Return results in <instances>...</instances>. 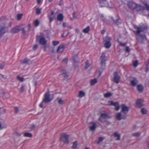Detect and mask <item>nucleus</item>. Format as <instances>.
<instances>
[{
    "mask_svg": "<svg viewBox=\"0 0 149 149\" xmlns=\"http://www.w3.org/2000/svg\"><path fill=\"white\" fill-rule=\"evenodd\" d=\"M78 57L77 55L75 57H74V56L72 57V59L73 61V62L74 63H77L79 62V61L77 60L76 59H77Z\"/></svg>",
    "mask_w": 149,
    "mask_h": 149,
    "instance_id": "f704fd0d",
    "label": "nucleus"
},
{
    "mask_svg": "<svg viewBox=\"0 0 149 149\" xmlns=\"http://www.w3.org/2000/svg\"><path fill=\"white\" fill-rule=\"evenodd\" d=\"M15 112L16 113H17L19 112V109L17 107H15Z\"/></svg>",
    "mask_w": 149,
    "mask_h": 149,
    "instance_id": "864d4df0",
    "label": "nucleus"
},
{
    "mask_svg": "<svg viewBox=\"0 0 149 149\" xmlns=\"http://www.w3.org/2000/svg\"><path fill=\"white\" fill-rule=\"evenodd\" d=\"M67 27L68 28H69L70 29H72V27L71 26V25L69 26V25H68H68H67Z\"/></svg>",
    "mask_w": 149,
    "mask_h": 149,
    "instance_id": "bf43d9fd",
    "label": "nucleus"
},
{
    "mask_svg": "<svg viewBox=\"0 0 149 149\" xmlns=\"http://www.w3.org/2000/svg\"><path fill=\"white\" fill-rule=\"evenodd\" d=\"M24 26V25L23 24L20 25L19 26H16L11 30L10 32L13 34L17 33L20 31V28L21 27H23Z\"/></svg>",
    "mask_w": 149,
    "mask_h": 149,
    "instance_id": "6e6552de",
    "label": "nucleus"
},
{
    "mask_svg": "<svg viewBox=\"0 0 149 149\" xmlns=\"http://www.w3.org/2000/svg\"><path fill=\"white\" fill-rule=\"evenodd\" d=\"M23 14L22 13L18 14L17 15V19L18 21L20 20L22 17Z\"/></svg>",
    "mask_w": 149,
    "mask_h": 149,
    "instance_id": "7c9ffc66",
    "label": "nucleus"
},
{
    "mask_svg": "<svg viewBox=\"0 0 149 149\" xmlns=\"http://www.w3.org/2000/svg\"><path fill=\"white\" fill-rule=\"evenodd\" d=\"M117 19L116 20H114L113 17H111V19L113 21V23L117 25H119L121 24V20L120 19V17L118 15L116 16Z\"/></svg>",
    "mask_w": 149,
    "mask_h": 149,
    "instance_id": "f8f14e48",
    "label": "nucleus"
},
{
    "mask_svg": "<svg viewBox=\"0 0 149 149\" xmlns=\"http://www.w3.org/2000/svg\"><path fill=\"white\" fill-rule=\"evenodd\" d=\"M140 135V133L139 132H136L133 133L132 136L134 137H137L139 136Z\"/></svg>",
    "mask_w": 149,
    "mask_h": 149,
    "instance_id": "c9c22d12",
    "label": "nucleus"
},
{
    "mask_svg": "<svg viewBox=\"0 0 149 149\" xmlns=\"http://www.w3.org/2000/svg\"><path fill=\"white\" fill-rule=\"evenodd\" d=\"M17 79L19 80L20 82H22L24 81V78L23 77H20L19 76H18L17 77Z\"/></svg>",
    "mask_w": 149,
    "mask_h": 149,
    "instance_id": "a19ab883",
    "label": "nucleus"
},
{
    "mask_svg": "<svg viewBox=\"0 0 149 149\" xmlns=\"http://www.w3.org/2000/svg\"><path fill=\"white\" fill-rule=\"evenodd\" d=\"M144 5L145 6V8L149 11V6L146 3Z\"/></svg>",
    "mask_w": 149,
    "mask_h": 149,
    "instance_id": "6e6d98bb",
    "label": "nucleus"
},
{
    "mask_svg": "<svg viewBox=\"0 0 149 149\" xmlns=\"http://www.w3.org/2000/svg\"><path fill=\"white\" fill-rule=\"evenodd\" d=\"M29 62V60L27 59H24L21 61V63L22 64H27Z\"/></svg>",
    "mask_w": 149,
    "mask_h": 149,
    "instance_id": "473e14b6",
    "label": "nucleus"
},
{
    "mask_svg": "<svg viewBox=\"0 0 149 149\" xmlns=\"http://www.w3.org/2000/svg\"><path fill=\"white\" fill-rule=\"evenodd\" d=\"M141 112L143 114L145 115L147 113L148 110L146 108H143L141 109Z\"/></svg>",
    "mask_w": 149,
    "mask_h": 149,
    "instance_id": "bb28decb",
    "label": "nucleus"
},
{
    "mask_svg": "<svg viewBox=\"0 0 149 149\" xmlns=\"http://www.w3.org/2000/svg\"><path fill=\"white\" fill-rule=\"evenodd\" d=\"M108 104L110 105L113 106L115 107V109L116 111H118L120 108L119 103L117 102H114L112 101H109Z\"/></svg>",
    "mask_w": 149,
    "mask_h": 149,
    "instance_id": "0eeeda50",
    "label": "nucleus"
},
{
    "mask_svg": "<svg viewBox=\"0 0 149 149\" xmlns=\"http://www.w3.org/2000/svg\"><path fill=\"white\" fill-rule=\"evenodd\" d=\"M31 28V24H28V30L29 31Z\"/></svg>",
    "mask_w": 149,
    "mask_h": 149,
    "instance_id": "4d7b16f0",
    "label": "nucleus"
},
{
    "mask_svg": "<svg viewBox=\"0 0 149 149\" xmlns=\"http://www.w3.org/2000/svg\"><path fill=\"white\" fill-rule=\"evenodd\" d=\"M137 79L134 78L131 80V84L133 86H135L137 84Z\"/></svg>",
    "mask_w": 149,
    "mask_h": 149,
    "instance_id": "412c9836",
    "label": "nucleus"
},
{
    "mask_svg": "<svg viewBox=\"0 0 149 149\" xmlns=\"http://www.w3.org/2000/svg\"><path fill=\"white\" fill-rule=\"evenodd\" d=\"M108 118L109 117L107 113H101L100 117L99 118V120L102 122H104L105 121V119Z\"/></svg>",
    "mask_w": 149,
    "mask_h": 149,
    "instance_id": "1a4fd4ad",
    "label": "nucleus"
},
{
    "mask_svg": "<svg viewBox=\"0 0 149 149\" xmlns=\"http://www.w3.org/2000/svg\"><path fill=\"white\" fill-rule=\"evenodd\" d=\"M104 138L102 137H99L98 139V141L97 142V144H98L101 141H102L104 139Z\"/></svg>",
    "mask_w": 149,
    "mask_h": 149,
    "instance_id": "ea45409f",
    "label": "nucleus"
},
{
    "mask_svg": "<svg viewBox=\"0 0 149 149\" xmlns=\"http://www.w3.org/2000/svg\"><path fill=\"white\" fill-rule=\"evenodd\" d=\"M24 136L25 137H31L32 136V135L31 133L26 132L24 133Z\"/></svg>",
    "mask_w": 149,
    "mask_h": 149,
    "instance_id": "cd10ccee",
    "label": "nucleus"
},
{
    "mask_svg": "<svg viewBox=\"0 0 149 149\" xmlns=\"http://www.w3.org/2000/svg\"><path fill=\"white\" fill-rule=\"evenodd\" d=\"M99 3L101 5L100 7H104L106 6L108 4L107 0H98Z\"/></svg>",
    "mask_w": 149,
    "mask_h": 149,
    "instance_id": "ddd939ff",
    "label": "nucleus"
},
{
    "mask_svg": "<svg viewBox=\"0 0 149 149\" xmlns=\"http://www.w3.org/2000/svg\"><path fill=\"white\" fill-rule=\"evenodd\" d=\"M137 89L139 92L141 93L143 91V87L142 85L139 84L137 86Z\"/></svg>",
    "mask_w": 149,
    "mask_h": 149,
    "instance_id": "6ab92c4d",
    "label": "nucleus"
},
{
    "mask_svg": "<svg viewBox=\"0 0 149 149\" xmlns=\"http://www.w3.org/2000/svg\"><path fill=\"white\" fill-rule=\"evenodd\" d=\"M77 142L76 141L74 142L73 144V146L72 147V148L74 149H76L77 148Z\"/></svg>",
    "mask_w": 149,
    "mask_h": 149,
    "instance_id": "4c0bfd02",
    "label": "nucleus"
},
{
    "mask_svg": "<svg viewBox=\"0 0 149 149\" xmlns=\"http://www.w3.org/2000/svg\"><path fill=\"white\" fill-rule=\"evenodd\" d=\"M6 28L5 26H3L0 29V37L3 36L6 32L5 30Z\"/></svg>",
    "mask_w": 149,
    "mask_h": 149,
    "instance_id": "2eb2a0df",
    "label": "nucleus"
},
{
    "mask_svg": "<svg viewBox=\"0 0 149 149\" xmlns=\"http://www.w3.org/2000/svg\"><path fill=\"white\" fill-rule=\"evenodd\" d=\"M4 65H1L0 66V68L1 69H2L4 68Z\"/></svg>",
    "mask_w": 149,
    "mask_h": 149,
    "instance_id": "69168bd1",
    "label": "nucleus"
},
{
    "mask_svg": "<svg viewBox=\"0 0 149 149\" xmlns=\"http://www.w3.org/2000/svg\"><path fill=\"white\" fill-rule=\"evenodd\" d=\"M69 135L66 133L61 134L60 136L61 140L65 143L68 144L69 143Z\"/></svg>",
    "mask_w": 149,
    "mask_h": 149,
    "instance_id": "20e7f679",
    "label": "nucleus"
},
{
    "mask_svg": "<svg viewBox=\"0 0 149 149\" xmlns=\"http://www.w3.org/2000/svg\"><path fill=\"white\" fill-rule=\"evenodd\" d=\"M107 60V58L106 57L104 53H102L101 56V65L105 67V62Z\"/></svg>",
    "mask_w": 149,
    "mask_h": 149,
    "instance_id": "39448f33",
    "label": "nucleus"
},
{
    "mask_svg": "<svg viewBox=\"0 0 149 149\" xmlns=\"http://www.w3.org/2000/svg\"><path fill=\"white\" fill-rule=\"evenodd\" d=\"M38 45H35L33 46V48L34 50H35L38 48Z\"/></svg>",
    "mask_w": 149,
    "mask_h": 149,
    "instance_id": "09e8293b",
    "label": "nucleus"
},
{
    "mask_svg": "<svg viewBox=\"0 0 149 149\" xmlns=\"http://www.w3.org/2000/svg\"><path fill=\"white\" fill-rule=\"evenodd\" d=\"M111 37L106 36L103 39L104 46L106 49L109 48L111 46Z\"/></svg>",
    "mask_w": 149,
    "mask_h": 149,
    "instance_id": "f03ea898",
    "label": "nucleus"
},
{
    "mask_svg": "<svg viewBox=\"0 0 149 149\" xmlns=\"http://www.w3.org/2000/svg\"><path fill=\"white\" fill-rule=\"evenodd\" d=\"M130 1H128V5H127V6H128V7L130 8Z\"/></svg>",
    "mask_w": 149,
    "mask_h": 149,
    "instance_id": "0e129e2a",
    "label": "nucleus"
},
{
    "mask_svg": "<svg viewBox=\"0 0 149 149\" xmlns=\"http://www.w3.org/2000/svg\"><path fill=\"white\" fill-rule=\"evenodd\" d=\"M138 61L137 60H136L133 62V66L135 68L138 65Z\"/></svg>",
    "mask_w": 149,
    "mask_h": 149,
    "instance_id": "c756f323",
    "label": "nucleus"
},
{
    "mask_svg": "<svg viewBox=\"0 0 149 149\" xmlns=\"http://www.w3.org/2000/svg\"><path fill=\"white\" fill-rule=\"evenodd\" d=\"M53 98L50 97V95L49 92L46 93L44 95L42 102L40 104L39 106L40 108H43V104H45L50 102L52 100Z\"/></svg>",
    "mask_w": 149,
    "mask_h": 149,
    "instance_id": "f257e3e1",
    "label": "nucleus"
},
{
    "mask_svg": "<svg viewBox=\"0 0 149 149\" xmlns=\"http://www.w3.org/2000/svg\"><path fill=\"white\" fill-rule=\"evenodd\" d=\"M97 79L96 78L91 79L90 81V84L91 85H93L95 84L97 82Z\"/></svg>",
    "mask_w": 149,
    "mask_h": 149,
    "instance_id": "a878e982",
    "label": "nucleus"
},
{
    "mask_svg": "<svg viewBox=\"0 0 149 149\" xmlns=\"http://www.w3.org/2000/svg\"><path fill=\"white\" fill-rule=\"evenodd\" d=\"M139 7L137 6V5L134 2H131V9H133L135 8H138Z\"/></svg>",
    "mask_w": 149,
    "mask_h": 149,
    "instance_id": "393cba45",
    "label": "nucleus"
},
{
    "mask_svg": "<svg viewBox=\"0 0 149 149\" xmlns=\"http://www.w3.org/2000/svg\"><path fill=\"white\" fill-rule=\"evenodd\" d=\"M63 61L64 63L67 64L68 61V59L67 58H65L63 59Z\"/></svg>",
    "mask_w": 149,
    "mask_h": 149,
    "instance_id": "de8ad7c7",
    "label": "nucleus"
},
{
    "mask_svg": "<svg viewBox=\"0 0 149 149\" xmlns=\"http://www.w3.org/2000/svg\"><path fill=\"white\" fill-rule=\"evenodd\" d=\"M116 118L119 120H121L122 118L124 119L125 118V116L122 117L121 114L120 113H117L116 115Z\"/></svg>",
    "mask_w": 149,
    "mask_h": 149,
    "instance_id": "dca6fc26",
    "label": "nucleus"
},
{
    "mask_svg": "<svg viewBox=\"0 0 149 149\" xmlns=\"http://www.w3.org/2000/svg\"><path fill=\"white\" fill-rule=\"evenodd\" d=\"M63 4V0H60V1L59 3V6H62Z\"/></svg>",
    "mask_w": 149,
    "mask_h": 149,
    "instance_id": "5fc2aeb1",
    "label": "nucleus"
},
{
    "mask_svg": "<svg viewBox=\"0 0 149 149\" xmlns=\"http://www.w3.org/2000/svg\"><path fill=\"white\" fill-rule=\"evenodd\" d=\"M65 48V47L64 45H61L59 46L57 50V52H61L63 51L64 49Z\"/></svg>",
    "mask_w": 149,
    "mask_h": 149,
    "instance_id": "f3484780",
    "label": "nucleus"
},
{
    "mask_svg": "<svg viewBox=\"0 0 149 149\" xmlns=\"http://www.w3.org/2000/svg\"><path fill=\"white\" fill-rule=\"evenodd\" d=\"M58 103L61 104H62L64 103V102L61 99H59L58 100Z\"/></svg>",
    "mask_w": 149,
    "mask_h": 149,
    "instance_id": "49530a36",
    "label": "nucleus"
},
{
    "mask_svg": "<svg viewBox=\"0 0 149 149\" xmlns=\"http://www.w3.org/2000/svg\"><path fill=\"white\" fill-rule=\"evenodd\" d=\"M24 86L23 85H22L20 88V90L22 92L24 91Z\"/></svg>",
    "mask_w": 149,
    "mask_h": 149,
    "instance_id": "3c124183",
    "label": "nucleus"
},
{
    "mask_svg": "<svg viewBox=\"0 0 149 149\" xmlns=\"http://www.w3.org/2000/svg\"><path fill=\"white\" fill-rule=\"evenodd\" d=\"M118 42L119 44V45L122 47H124L126 46V44L125 43H122L121 42H119V41H118Z\"/></svg>",
    "mask_w": 149,
    "mask_h": 149,
    "instance_id": "79ce46f5",
    "label": "nucleus"
},
{
    "mask_svg": "<svg viewBox=\"0 0 149 149\" xmlns=\"http://www.w3.org/2000/svg\"><path fill=\"white\" fill-rule=\"evenodd\" d=\"M62 73L61 74L65 78H67L68 77V73L65 70H63L61 71Z\"/></svg>",
    "mask_w": 149,
    "mask_h": 149,
    "instance_id": "5701e85b",
    "label": "nucleus"
},
{
    "mask_svg": "<svg viewBox=\"0 0 149 149\" xmlns=\"http://www.w3.org/2000/svg\"><path fill=\"white\" fill-rule=\"evenodd\" d=\"M121 112L124 114L127 113L129 110V108L124 104H121Z\"/></svg>",
    "mask_w": 149,
    "mask_h": 149,
    "instance_id": "9d476101",
    "label": "nucleus"
},
{
    "mask_svg": "<svg viewBox=\"0 0 149 149\" xmlns=\"http://www.w3.org/2000/svg\"><path fill=\"white\" fill-rule=\"evenodd\" d=\"M76 15V12H74L73 13V15L74 18H76V17L75 16Z\"/></svg>",
    "mask_w": 149,
    "mask_h": 149,
    "instance_id": "338daca9",
    "label": "nucleus"
},
{
    "mask_svg": "<svg viewBox=\"0 0 149 149\" xmlns=\"http://www.w3.org/2000/svg\"><path fill=\"white\" fill-rule=\"evenodd\" d=\"M33 24L35 26L37 27L39 25V22L38 20L36 19L34 22Z\"/></svg>",
    "mask_w": 149,
    "mask_h": 149,
    "instance_id": "2f4dec72",
    "label": "nucleus"
},
{
    "mask_svg": "<svg viewBox=\"0 0 149 149\" xmlns=\"http://www.w3.org/2000/svg\"><path fill=\"white\" fill-rule=\"evenodd\" d=\"M111 94L109 93H108L104 94V97H111Z\"/></svg>",
    "mask_w": 149,
    "mask_h": 149,
    "instance_id": "72a5a7b5",
    "label": "nucleus"
},
{
    "mask_svg": "<svg viewBox=\"0 0 149 149\" xmlns=\"http://www.w3.org/2000/svg\"><path fill=\"white\" fill-rule=\"evenodd\" d=\"M5 17L4 16L1 17L0 18V21H1L3 19H5Z\"/></svg>",
    "mask_w": 149,
    "mask_h": 149,
    "instance_id": "680f3d73",
    "label": "nucleus"
},
{
    "mask_svg": "<svg viewBox=\"0 0 149 149\" xmlns=\"http://www.w3.org/2000/svg\"><path fill=\"white\" fill-rule=\"evenodd\" d=\"M90 30V28L89 26H87L86 28L83 29L82 31V32L85 33H88Z\"/></svg>",
    "mask_w": 149,
    "mask_h": 149,
    "instance_id": "b1692460",
    "label": "nucleus"
},
{
    "mask_svg": "<svg viewBox=\"0 0 149 149\" xmlns=\"http://www.w3.org/2000/svg\"><path fill=\"white\" fill-rule=\"evenodd\" d=\"M125 51L127 52H130V50L129 49V47H126L125 49Z\"/></svg>",
    "mask_w": 149,
    "mask_h": 149,
    "instance_id": "603ef678",
    "label": "nucleus"
},
{
    "mask_svg": "<svg viewBox=\"0 0 149 149\" xmlns=\"http://www.w3.org/2000/svg\"><path fill=\"white\" fill-rule=\"evenodd\" d=\"M15 134H16V135L17 136H20L21 135V134L18 133H16Z\"/></svg>",
    "mask_w": 149,
    "mask_h": 149,
    "instance_id": "774afa93",
    "label": "nucleus"
},
{
    "mask_svg": "<svg viewBox=\"0 0 149 149\" xmlns=\"http://www.w3.org/2000/svg\"><path fill=\"white\" fill-rule=\"evenodd\" d=\"M37 3L38 4H39L41 2V0H37Z\"/></svg>",
    "mask_w": 149,
    "mask_h": 149,
    "instance_id": "e2e57ef3",
    "label": "nucleus"
},
{
    "mask_svg": "<svg viewBox=\"0 0 149 149\" xmlns=\"http://www.w3.org/2000/svg\"><path fill=\"white\" fill-rule=\"evenodd\" d=\"M36 13L37 15H39L41 13V9L39 8H37L36 10Z\"/></svg>",
    "mask_w": 149,
    "mask_h": 149,
    "instance_id": "e433bc0d",
    "label": "nucleus"
},
{
    "mask_svg": "<svg viewBox=\"0 0 149 149\" xmlns=\"http://www.w3.org/2000/svg\"><path fill=\"white\" fill-rule=\"evenodd\" d=\"M113 81L116 84H118L120 82V77L118 75L117 72H114L113 74Z\"/></svg>",
    "mask_w": 149,
    "mask_h": 149,
    "instance_id": "423d86ee",
    "label": "nucleus"
},
{
    "mask_svg": "<svg viewBox=\"0 0 149 149\" xmlns=\"http://www.w3.org/2000/svg\"><path fill=\"white\" fill-rule=\"evenodd\" d=\"M91 123L93 125L89 127V129L91 131H94L97 126H96V124L94 122H91Z\"/></svg>",
    "mask_w": 149,
    "mask_h": 149,
    "instance_id": "4468645a",
    "label": "nucleus"
},
{
    "mask_svg": "<svg viewBox=\"0 0 149 149\" xmlns=\"http://www.w3.org/2000/svg\"><path fill=\"white\" fill-rule=\"evenodd\" d=\"M85 96V93L82 91H80L79 92V93L77 95V97L81 98Z\"/></svg>",
    "mask_w": 149,
    "mask_h": 149,
    "instance_id": "4be33fe9",
    "label": "nucleus"
},
{
    "mask_svg": "<svg viewBox=\"0 0 149 149\" xmlns=\"http://www.w3.org/2000/svg\"><path fill=\"white\" fill-rule=\"evenodd\" d=\"M90 64L89 63V61L87 60L86 62V65L85 66V69H86L90 66Z\"/></svg>",
    "mask_w": 149,
    "mask_h": 149,
    "instance_id": "58836bf2",
    "label": "nucleus"
},
{
    "mask_svg": "<svg viewBox=\"0 0 149 149\" xmlns=\"http://www.w3.org/2000/svg\"><path fill=\"white\" fill-rule=\"evenodd\" d=\"M105 32V31L104 30H102L101 31V33L102 34H103Z\"/></svg>",
    "mask_w": 149,
    "mask_h": 149,
    "instance_id": "052dcab7",
    "label": "nucleus"
},
{
    "mask_svg": "<svg viewBox=\"0 0 149 149\" xmlns=\"http://www.w3.org/2000/svg\"><path fill=\"white\" fill-rule=\"evenodd\" d=\"M41 35H37L36 37V40L37 41H39L40 44L44 45L47 43V41L45 40L44 37H42L41 36L43 35L42 33H41Z\"/></svg>",
    "mask_w": 149,
    "mask_h": 149,
    "instance_id": "7ed1b4c3",
    "label": "nucleus"
},
{
    "mask_svg": "<svg viewBox=\"0 0 149 149\" xmlns=\"http://www.w3.org/2000/svg\"><path fill=\"white\" fill-rule=\"evenodd\" d=\"M20 31H22V34H25L26 33V31L25 29L24 28H20Z\"/></svg>",
    "mask_w": 149,
    "mask_h": 149,
    "instance_id": "a18cd8bd",
    "label": "nucleus"
},
{
    "mask_svg": "<svg viewBox=\"0 0 149 149\" xmlns=\"http://www.w3.org/2000/svg\"><path fill=\"white\" fill-rule=\"evenodd\" d=\"M136 28L137 29V32L138 33H139L140 32H141V31L142 30H141V28H137V27H136Z\"/></svg>",
    "mask_w": 149,
    "mask_h": 149,
    "instance_id": "8fccbe9b",
    "label": "nucleus"
},
{
    "mask_svg": "<svg viewBox=\"0 0 149 149\" xmlns=\"http://www.w3.org/2000/svg\"><path fill=\"white\" fill-rule=\"evenodd\" d=\"M54 12L53 11H52L51 12V14L50 15L48 16V18L49 19V22L51 23L53 21L54 19V17H52L54 14Z\"/></svg>",
    "mask_w": 149,
    "mask_h": 149,
    "instance_id": "aec40b11",
    "label": "nucleus"
},
{
    "mask_svg": "<svg viewBox=\"0 0 149 149\" xmlns=\"http://www.w3.org/2000/svg\"><path fill=\"white\" fill-rule=\"evenodd\" d=\"M59 42L58 41H54L52 42V44L54 46H56L59 44Z\"/></svg>",
    "mask_w": 149,
    "mask_h": 149,
    "instance_id": "c03bdc74",
    "label": "nucleus"
},
{
    "mask_svg": "<svg viewBox=\"0 0 149 149\" xmlns=\"http://www.w3.org/2000/svg\"><path fill=\"white\" fill-rule=\"evenodd\" d=\"M64 19V16L63 14H59L57 16V19L58 21H62Z\"/></svg>",
    "mask_w": 149,
    "mask_h": 149,
    "instance_id": "a211bd4d",
    "label": "nucleus"
},
{
    "mask_svg": "<svg viewBox=\"0 0 149 149\" xmlns=\"http://www.w3.org/2000/svg\"><path fill=\"white\" fill-rule=\"evenodd\" d=\"M67 25H68V24H66V23H63V26L64 27H67Z\"/></svg>",
    "mask_w": 149,
    "mask_h": 149,
    "instance_id": "13d9d810",
    "label": "nucleus"
},
{
    "mask_svg": "<svg viewBox=\"0 0 149 149\" xmlns=\"http://www.w3.org/2000/svg\"><path fill=\"white\" fill-rule=\"evenodd\" d=\"M6 111L5 109L3 108H0V113H5Z\"/></svg>",
    "mask_w": 149,
    "mask_h": 149,
    "instance_id": "37998d69",
    "label": "nucleus"
},
{
    "mask_svg": "<svg viewBox=\"0 0 149 149\" xmlns=\"http://www.w3.org/2000/svg\"><path fill=\"white\" fill-rule=\"evenodd\" d=\"M143 100L142 99H139L136 102V106L137 107L140 108L143 106Z\"/></svg>",
    "mask_w": 149,
    "mask_h": 149,
    "instance_id": "9b49d317",
    "label": "nucleus"
},
{
    "mask_svg": "<svg viewBox=\"0 0 149 149\" xmlns=\"http://www.w3.org/2000/svg\"><path fill=\"white\" fill-rule=\"evenodd\" d=\"M113 135L115 137H117V138L116 139V140H120V134H118L117 132H115Z\"/></svg>",
    "mask_w": 149,
    "mask_h": 149,
    "instance_id": "c85d7f7f",
    "label": "nucleus"
}]
</instances>
